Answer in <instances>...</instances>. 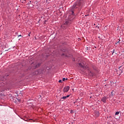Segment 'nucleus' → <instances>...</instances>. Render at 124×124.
<instances>
[{"mask_svg":"<svg viewBox=\"0 0 124 124\" xmlns=\"http://www.w3.org/2000/svg\"><path fill=\"white\" fill-rule=\"evenodd\" d=\"M70 89V87L67 86L64 87L63 89V92L64 93H67L69 91V89Z\"/></svg>","mask_w":124,"mask_h":124,"instance_id":"obj_2","label":"nucleus"},{"mask_svg":"<svg viewBox=\"0 0 124 124\" xmlns=\"http://www.w3.org/2000/svg\"><path fill=\"white\" fill-rule=\"evenodd\" d=\"M18 36H22V35H19Z\"/></svg>","mask_w":124,"mask_h":124,"instance_id":"obj_17","label":"nucleus"},{"mask_svg":"<svg viewBox=\"0 0 124 124\" xmlns=\"http://www.w3.org/2000/svg\"><path fill=\"white\" fill-rule=\"evenodd\" d=\"M115 53V50H113V51H112V54H114Z\"/></svg>","mask_w":124,"mask_h":124,"instance_id":"obj_15","label":"nucleus"},{"mask_svg":"<svg viewBox=\"0 0 124 124\" xmlns=\"http://www.w3.org/2000/svg\"><path fill=\"white\" fill-rule=\"evenodd\" d=\"M83 5V1L80 0H78L75 4L73 5V8H78V7L82 6Z\"/></svg>","mask_w":124,"mask_h":124,"instance_id":"obj_1","label":"nucleus"},{"mask_svg":"<svg viewBox=\"0 0 124 124\" xmlns=\"http://www.w3.org/2000/svg\"><path fill=\"white\" fill-rule=\"evenodd\" d=\"M62 79L59 80V83H62Z\"/></svg>","mask_w":124,"mask_h":124,"instance_id":"obj_11","label":"nucleus"},{"mask_svg":"<svg viewBox=\"0 0 124 124\" xmlns=\"http://www.w3.org/2000/svg\"><path fill=\"white\" fill-rule=\"evenodd\" d=\"M72 13H74V12H72Z\"/></svg>","mask_w":124,"mask_h":124,"instance_id":"obj_19","label":"nucleus"},{"mask_svg":"<svg viewBox=\"0 0 124 124\" xmlns=\"http://www.w3.org/2000/svg\"><path fill=\"white\" fill-rule=\"evenodd\" d=\"M65 80H67V78H66V79H65V78H62V81H65Z\"/></svg>","mask_w":124,"mask_h":124,"instance_id":"obj_10","label":"nucleus"},{"mask_svg":"<svg viewBox=\"0 0 124 124\" xmlns=\"http://www.w3.org/2000/svg\"><path fill=\"white\" fill-rule=\"evenodd\" d=\"M61 27L62 28V29H65L66 28V26L64 25V24H62V26H61Z\"/></svg>","mask_w":124,"mask_h":124,"instance_id":"obj_6","label":"nucleus"},{"mask_svg":"<svg viewBox=\"0 0 124 124\" xmlns=\"http://www.w3.org/2000/svg\"><path fill=\"white\" fill-rule=\"evenodd\" d=\"M62 99H66V96H63L61 98Z\"/></svg>","mask_w":124,"mask_h":124,"instance_id":"obj_8","label":"nucleus"},{"mask_svg":"<svg viewBox=\"0 0 124 124\" xmlns=\"http://www.w3.org/2000/svg\"><path fill=\"white\" fill-rule=\"evenodd\" d=\"M29 36H30V34H29Z\"/></svg>","mask_w":124,"mask_h":124,"instance_id":"obj_20","label":"nucleus"},{"mask_svg":"<svg viewBox=\"0 0 124 124\" xmlns=\"http://www.w3.org/2000/svg\"><path fill=\"white\" fill-rule=\"evenodd\" d=\"M70 95H68L66 96V98H67V97H69Z\"/></svg>","mask_w":124,"mask_h":124,"instance_id":"obj_12","label":"nucleus"},{"mask_svg":"<svg viewBox=\"0 0 124 124\" xmlns=\"http://www.w3.org/2000/svg\"><path fill=\"white\" fill-rule=\"evenodd\" d=\"M70 113H71V114H72V113H73V110H71Z\"/></svg>","mask_w":124,"mask_h":124,"instance_id":"obj_14","label":"nucleus"},{"mask_svg":"<svg viewBox=\"0 0 124 124\" xmlns=\"http://www.w3.org/2000/svg\"><path fill=\"white\" fill-rule=\"evenodd\" d=\"M99 112L97 111V112H95V116H96V117H99Z\"/></svg>","mask_w":124,"mask_h":124,"instance_id":"obj_5","label":"nucleus"},{"mask_svg":"<svg viewBox=\"0 0 124 124\" xmlns=\"http://www.w3.org/2000/svg\"><path fill=\"white\" fill-rule=\"evenodd\" d=\"M79 65L81 67V68L83 69L82 70L83 71H84V69H85V66L82 65V63H79Z\"/></svg>","mask_w":124,"mask_h":124,"instance_id":"obj_4","label":"nucleus"},{"mask_svg":"<svg viewBox=\"0 0 124 124\" xmlns=\"http://www.w3.org/2000/svg\"><path fill=\"white\" fill-rule=\"evenodd\" d=\"M30 121H32V119H30Z\"/></svg>","mask_w":124,"mask_h":124,"instance_id":"obj_18","label":"nucleus"},{"mask_svg":"<svg viewBox=\"0 0 124 124\" xmlns=\"http://www.w3.org/2000/svg\"><path fill=\"white\" fill-rule=\"evenodd\" d=\"M96 28H97V29H99V26H96Z\"/></svg>","mask_w":124,"mask_h":124,"instance_id":"obj_13","label":"nucleus"},{"mask_svg":"<svg viewBox=\"0 0 124 124\" xmlns=\"http://www.w3.org/2000/svg\"><path fill=\"white\" fill-rule=\"evenodd\" d=\"M111 94H112V95H113V92H111Z\"/></svg>","mask_w":124,"mask_h":124,"instance_id":"obj_16","label":"nucleus"},{"mask_svg":"<svg viewBox=\"0 0 124 124\" xmlns=\"http://www.w3.org/2000/svg\"><path fill=\"white\" fill-rule=\"evenodd\" d=\"M63 24L66 27L68 25V21H66Z\"/></svg>","mask_w":124,"mask_h":124,"instance_id":"obj_7","label":"nucleus"},{"mask_svg":"<svg viewBox=\"0 0 124 124\" xmlns=\"http://www.w3.org/2000/svg\"><path fill=\"white\" fill-rule=\"evenodd\" d=\"M119 114H120V112L117 111V112H116L115 113V115H119Z\"/></svg>","mask_w":124,"mask_h":124,"instance_id":"obj_9","label":"nucleus"},{"mask_svg":"<svg viewBox=\"0 0 124 124\" xmlns=\"http://www.w3.org/2000/svg\"><path fill=\"white\" fill-rule=\"evenodd\" d=\"M101 101L103 102V103H106V100H107V97L106 96L103 97L101 99Z\"/></svg>","mask_w":124,"mask_h":124,"instance_id":"obj_3","label":"nucleus"}]
</instances>
